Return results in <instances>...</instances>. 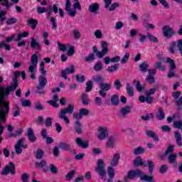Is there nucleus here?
<instances>
[{
	"mask_svg": "<svg viewBox=\"0 0 182 182\" xmlns=\"http://www.w3.org/2000/svg\"><path fill=\"white\" fill-rule=\"evenodd\" d=\"M50 170L52 174H58V168L53 164H50Z\"/></svg>",
	"mask_w": 182,
	"mask_h": 182,
	"instance_id": "nucleus-63",
	"label": "nucleus"
},
{
	"mask_svg": "<svg viewBox=\"0 0 182 182\" xmlns=\"http://www.w3.org/2000/svg\"><path fill=\"white\" fill-rule=\"evenodd\" d=\"M79 113L81 115V117H83V116H87V114H89V109L86 108H81Z\"/></svg>",
	"mask_w": 182,
	"mask_h": 182,
	"instance_id": "nucleus-61",
	"label": "nucleus"
},
{
	"mask_svg": "<svg viewBox=\"0 0 182 182\" xmlns=\"http://www.w3.org/2000/svg\"><path fill=\"white\" fill-rule=\"evenodd\" d=\"M82 127L83 125H82V123L80 122V121H75L74 122V129L77 134H82L83 132V130L82 129Z\"/></svg>",
	"mask_w": 182,
	"mask_h": 182,
	"instance_id": "nucleus-21",
	"label": "nucleus"
},
{
	"mask_svg": "<svg viewBox=\"0 0 182 182\" xmlns=\"http://www.w3.org/2000/svg\"><path fill=\"white\" fill-rule=\"evenodd\" d=\"M99 132H100V134L98 135V139H100V140H105L109 137L107 129H105L103 127H99Z\"/></svg>",
	"mask_w": 182,
	"mask_h": 182,
	"instance_id": "nucleus-13",
	"label": "nucleus"
},
{
	"mask_svg": "<svg viewBox=\"0 0 182 182\" xmlns=\"http://www.w3.org/2000/svg\"><path fill=\"white\" fill-rule=\"evenodd\" d=\"M120 6V4L118 2H114L112 4H111L110 6L108 9V11L109 12H112V11H114L116 8H119Z\"/></svg>",
	"mask_w": 182,
	"mask_h": 182,
	"instance_id": "nucleus-58",
	"label": "nucleus"
},
{
	"mask_svg": "<svg viewBox=\"0 0 182 182\" xmlns=\"http://www.w3.org/2000/svg\"><path fill=\"white\" fill-rule=\"evenodd\" d=\"M92 80L98 85V86L101 85L102 83L105 82V78H103V76L100 75H97L95 76L92 77Z\"/></svg>",
	"mask_w": 182,
	"mask_h": 182,
	"instance_id": "nucleus-24",
	"label": "nucleus"
},
{
	"mask_svg": "<svg viewBox=\"0 0 182 182\" xmlns=\"http://www.w3.org/2000/svg\"><path fill=\"white\" fill-rule=\"evenodd\" d=\"M13 115L14 117H18L19 114H21V109H19V106L18 105L15 104L13 107Z\"/></svg>",
	"mask_w": 182,
	"mask_h": 182,
	"instance_id": "nucleus-37",
	"label": "nucleus"
},
{
	"mask_svg": "<svg viewBox=\"0 0 182 182\" xmlns=\"http://www.w3.org/2000/svg\"><path fill=\"white\" fill-rule=\"evenodd\" d=\"M35 93L38 95V96H42L46 95V92L45 91V87H42L41 85H38L36 87Z\"/></svg>",
	"mask_w": 182,
	"mask_h": 182,
	"instance_id": "nucleus-31",
	"label": "nucleus"
},
{
	"mask_svg": "<svg viewBox=\"0 0 182 182\" xmlns=\"http://www.w3.org/2000/svg\"><path fill=\"white\" fill-rule=\"evenodd\" d=\"M174 151V145L170 144L168 146L167 149L164 152V156H168L170 153H173Z\"/></svg>",
	"mask_w": 182,
	"mask_h": 182,
	"instance_id": "nucleus-56",
	"label": "nucleus"
},
{
	"mask_svg": "<svg viewBox=\"0 0 182 182\" xmlns=\"http://www.w3.org/2000/svg\"><path fill=\"white\" fill-rule=\"evenodd\" d=\"M29 36V31H24L23 33H18L17 38L15 39L16 42H19L22 38H28Z\"/></svg>",
	"mask_w": 182,
	"mask_h": 182,
	"instance_id": "nucleus-33",
	"label": "nucleus"
},
{
	"mask_svg": "<svg viewBox=\"0 0 182 182\" xmlns=\"http://www.w3.org/2000/svg\"><path fill=\"white\" fill-rule=\"evenodd\" d=\"M96 59V56L95 55V53H91L88 55V56L85 57L84 59V62H85L86 63H89V62H93L95 61Z\"/></svg>",
	"mask_w": 182,
	"mask_h": 182,
	"instance_id": "nucleus-36",
	"label": "nucleus"
},
{
	"mask_svg": "<svg viewBox=\"0 0 182 182\" xmlns=\"http://www.w3.org/2000/svg\"><path fill=\"white\" fill-rule=\"evenodd\" d=\"M18 22V19L16 18H9L6 21L7 25H14Z\"/></svg>",
	"mask_w": 182,
	"mask_h": 182,
	"instance_id": "nucleus-62",
	"label": "nucleus"
},
{
	"mask_svg": "<svg viewBox=\"0 0 182 182\" xmlns=\"http://www.w3.org/2000/svg\"><path fill=\"white\" fill-rule=\"evenodd\" d=\"M133 83L134 85H136V90H138V92H143V87L141 86V83H140V81L134 80Z\"/></svg>",
	"mask_w": 182,
	"mask_h": 182,
	"instance_id": "nucleus-53",
	"label": "nucleus"
},
{
	"mask_svg": "<svg viewBox=\"0 0 182 182\" xmlns=\"http://www.w3.org/2000/svg\"><path fill=\"white\" fill-rule=\"evenodd\" d=\"M162 32H163L164 36L166 38V39H170L173 38V36H176L177 33L176 30L173 27H171L168 25L164 26L162 28Z\"/></svg>",
	"mask_w": 182,
	"mask_h": 182,
	"instance_id": "nucleus-5",
	"label": "nucleus"
},
{
	"mask_svg": "<svg viewBox=\"0 0 182 182\" xmlns=\"http://www.w3.org/2000/svg\"><path fill=\"white\" fill-rule=\"evenodd\" d=\"M168 161L169 164H173V167H176L177 166V154L173 153L168 155Z\"/></svg>",
	"mask_w": 182,
	"mask_h": 182,
	"instance_id": "nucleus-18",
	"label": "nucleus"
},
{
	"mask_svg": "<svg viewBox=\"0 0 182 182\" xmlns=\"http://www.w3.org/2000/svg\"><path fill=\"white\" fill-rule=\"evenodd\" d=\"M168 170V166L167 164H162L159 169V171L161 174H164L165 173H167Z\"/></svg>",
	"mask_w": 182,
	"mask_h": 182,
	"instance_id": "nucleus-50",
	"label": "nucleus"
},
{
	"mask_svg": "<svg viewBox=\"0 0 182 182\" xmlns=\"http://www.w3.org/2000/svg\"><path fill=\"white\" fill-rule=\"evenodd\" d=\"M126 89L127 95L131 97H133V96H134V91L133 90V87L130 85V83H127Z\"/></svg>",
	"mask_w": 182,
	"mask_h": 182,
	"instance_id": "nucleus-35",
	"label": "nucleus"
},
{
	"mask_svg": "<svg viewBox=\"0 0 182 182\" xmlns=\"http://www.w3.org/2000/svg\"><path fill=\"white\" fill-rule=\"evenodd\" d=\"M95 171L100 176V177L104 181H106V176L107 173H106V168L105 167V161L102 159H98L97 161V166L95 167Z\"/></svg>",
	"mask_w": 182,
	"mask_h": 182,
	"instance_id": "nucleus-2",
	"label": "nucleus"
},
{
	"mask_svg": "<svg viewBox=\"0 0 182 182\" xmlns=\"http://www.w3.org/2000/svg\"><path fill=\"white\" fill-rule=\"evenodd\" d=\"M75 79L76 81L80 82V83H83V82H85V80H86V77H85V75H75Z\"/></svg>",
	"mask_w": 182,
	"mask_h": 182,
	"instance_id": "nucleus-60",
	"label": "nucleus"
},
{
	"mask_svg": "<svg viewBox=\"0 0 182 182\" xmlns=\"http://www.w3.org/2000/svg\"><path fill=\"white\" fill-rule=\"evenodd\" d=\"M91 90H93V82L89 80L86 82L85 92L86 93H89Z\"/></svg>",
	"mask_w": 182,
	"mask_h": 182,
	"instance_id": "nucleus-44",
	"label": "nucleus"
},
{
	"mask_svg": "<svg viewBox=\"0 0 182 182\" xmlns=\"http://www.w3.org/2000/svg\"><path fill=\"white\" fill-rule=\"evenodd\" d=\"M127 178H129V180H133V178H136V173H134V171L130 170L127 173V176L124 177L125 181H126V180H127Z\"/></svg>",
	"mask_w": 182,
	"mask_h": 182,
	"instance_id": "nucleus-47",
	"label": "nucleus"
},
{
	"mask_svg": "<svg viewBox=\"0 0 182 182\" xmlns=\"http://www.w3.org/2000/svg\"><path fill=\"white\" fill-rule=\"evenodd\" d=\"M57 45L58 46V49L60 50V52H66V50H68V48L66 47V45L62 44V43H60V41H58Z\"/></svg>",
	"mask_w": 182,
	"mask_h": 182,
	"instance_id": "nucleus-55",
	"label": "nucleus"
},
{
	"mask_svg": "<svg viewBox=\"0 0 182 182\" xmlns=\"http://www.w3.org/2000/svg\"><path fill=\"white\" fill-rule=\"evenodd\" d=\"M156 69H159V70H161L162 72H164L166 70V66L163 65V63L161 62H157L155 64Z\"/></svg>",
	"mask_w": 182,
	"mask_h": 182,
	"instance_id": "nucleus-54",
	"label": "nucleus"
},
{
	"mask_svg": "<svg viewBox=\"0 0 182 182\" xmlns=\"http://www.w3.org/2000/svg\"><path fill=\"white\" fill-rule=\"evenodd\" d=\"M99 89L98 93L100 96H101V97H106L107 95V92H109V90L112 89V84L104 82L99 85Z\"/></svg>",
	"mask_w": 182,
	"mask_h": 182,
	"instance_id": "nucleus-7",
	"label": "nucleus"
},
{
	"mask_svg": "<svg viewBox=\"0 0 182 182\" xmlns=\"http://www.w3.org/2000/svg\"><path fill=\"white\" fill-rule=\"evenodd\" d=\"M146 134L148 136V137H151L153 139L155 143H157L159 141V136L156 134V132L151 131V130H147L146 131Z\"/></svg>",
	"mask_w": 182,
	"mask_h": 182,
	"instance_id": "nucleus-23",
	"label": "nucleus"
},
{
	"mask_svg": "<svg viewBox=\"0 0 182 182\" xmlns=\"http://www.w3.org/2000/svg\"><path fill=\"white\" fill-rule=\"evenodd\" d=\"M65 113L72 114L75 110V106L72 104H69L66 108H64Z\"/></svg>",
	"mask_w": 182,
	"mask_h": 182,
	"instance_id": "nucleus-45",
	"label": "nucleus"
},
{
	"mask_svg": "<svg viewBox=\"0 0 182 182\" xmlns=\"http://www.w3.org/2000/svg\"><path fill=\"white\" fill-rule=\"evenodd\" d=\"M31 49H34L35 50H41L42 49V46H41V43L38 42L35 38H31V42L30 44Z\"/></svg>",
	"mask_w": 182,
	"mask_h": 182,
	"instance_id": "nucleus-14",
	"label": "nucleus"
},
{
	"mask_svg": "<svg viewBox=\"0 0 182 182\" xmlns=\"http://www.w3.org/2000/svg\"><path fill=\"white\" fill-rule=\"evenodd\" d=\"M110 102L112 106H119V103H120V100L119 99L118 95H113L111 96Z\"/></svg>",
	"mask_w": 182,
	"mask_h": 182,
	"instance_id": "nucleus-28",
	"label": "nucleus"
},
{
	"mask_svg": "<svg viewBox=\"0 0 182 182\" xmlns=\"http://www.w3.org/2000/svg\"><path fill=\"white\" fill-rule=\"evenodd\" d=\"M139 69L142 73H146V72H149V65L146 63H142L139 65Z\"/></svg>",
	"mask_w": 182,
	"mask_h": 182,
	"instance_id": "nucleus-46",
	"label": "nucleus"
},
{
	"mask_svg": "<svg viewBox=\"0 0 182 182\" xmlns=\"http://www.w3.org/2000/svg\"><path fill=\"white\" fill-rule=\"evenodd\" d=\"M102 45V50L99 51L97 50V47L96 46H94L92 48V50L94 53L96 54V56L99 58V59H102V58H104L105 55H106L109 52V48L107 42L106 41H102L101 42Z\"/></svg>",
	"mask_w": 182,
	"mask_h": 182,
	"instance_id": "nucleus-3",
	"label": "nucleus"
},
{
	"mask_svg": "<svg viewBox=\"0 0 182 182\" xmlns=\"http://www.w3.org/2000/svg\"><path fill=\"white\" fill-rule=\"evenodd\" d=\"M174 136L177 146H178V147H182L181 134H180V132L176 131L174 132Z\"/></svg>",
	"mask_w": 182,
	"mask_h": 182,
	"instance_id": "nucleus-25",
	"label": "nucleus"
},
{
	"mask_svg": "<svg viewBox=\"0 0 182 182\" xmlns=\"http://www.w3.org/2000/svg\"><path fill=\"white\" fill-rule=\"evenodd\" d=\"M48 85V79L45 75H40L38 77V86H41L42 87H45Z\"/></svg>",
	"mask_w": 182,
	"mask_h": 182,
	"instance_id": "nucleus-27",
	"label": "nucleus"
},
{
	"mask_svg": "<svg viewBox=\"0 0 182 182\" xmlns=\"http://www.w3.org/2000/svg\"><path fill=\"white\" fill-rule=\"evenodd\" d=\"M146 80L149 85H153V83H155L156 82V78L153 75H148L146 77Z\"/></svg>",
	"mask_w": 182,
	"mask_h": 182,
	"instance_id": "nucleus-59",
	"label": "nucleus"
},
{
	"mask_svg": "<svg viewBox=\"0 0 182 182\" xmlns=\"http://www.w3.org/2000/svg\"><path fill=\"white\" fill-rule=\"evenodd\" d=\"M72 73H75V65H71L70 68H66L65 70H62L61 71V77L63 79H68V75H72Z\"/></svg>",
	"mask_w": 182,
	"mask_h": 182,
	"instance_id": "nucleus-9",
	"label": "nucleus"
},
{
	"mask_svg": "<svg viewBox=\"0 0 182 182\" xmlns=\"http://www.w3.org/2000/svg\"><path fill=\"white\" fill-rule=\"evenodd\" d=\"M58 147L64 151H72V145L66 142L61 141L58 144Z\"/></svg>",
	"mask_w": 182,
	"mask_h": 182,
	"instance_id": "nucleus-17",
	"label": "nucleus"
},
{
	"mask_svg": "<svg viewBox=\"0 0 182 182\" xmlns=\"http://www.w3.org/2000/svg\"><path fill=\"white\" fill-rule=\"evenodd\" d=\"M166 62H167V63L170 64V69L169 70H176V68H177V65H176V62L174 61V60H173L170 58H166Z\"/></svg>",
	"mask_w": 182,
	"mask_h": 182,
	"instance_id": "nucleus-40",
	"label": "nucleus"
},
{
	"mask_svg": "<svg viewBox=\"0 0 182 182\" xmlns=\"http://www.w3.org/2000/svg\"><path fill=\"white\" fill-rule=\"evenodd\" d=\"M146 37L148 38V39L149 41H151V42H154L155 43H159V39L157 38V37L153 36L150 33H146Z\"/></svg>",
	"mask_w": 182,
	"mask_h": 182,
	"instance_id": "nucleus-48",
	"label": "nucleus"
},
{
	"mask_svg": "<svg viewBox=\"0 0 182 182\" xmlns=\"http://www.w3.org/2000/svg\"><path fill=\"white\" fill-rule=\"evenodd\" d=\"M53 99V100H48L47 103L53 106V107L58 109L59 107V104H58V102H59V95L58 94H55Z\"/></svg>",
	"mask_w": 182,
	"mask_h": 182,
	"instance_id": "nucleus-15",
	"label": "nucleus"
},
{
	"mask_svg": "<svg viewBox=\"0 0 182 182\" xmlns=\"http://www.w3.org/2000/svg\"><path fill=\"white\" fill-rule=\"evenodd\" d=\"M132 113V107L130 106L127 105L124 107H122L120 112H119L117 114L119 119H126L127 118V114Z\"/></svg>",
	"mask_w": 182,
	"mask_h": 182,
	"instance_id": "nucleus-8",
	"label": "nucleus"
},
{
	"mask_svg": "<svg viewBox=\"0 0 182 182\" xmlns=\"http://www.w3.org/2000/svg\"><path fill=\"white\" fill-rule=\"evenodd\" d=\"M177 43H176V41H172L170 43V46H169V52L170 53H171V55H174V53H176V46Z\"/></svg>",
	"mask_w": 182,
	"mask_h": 182,
	"instance_id": "nucleus-51",
	"label": "nucleus"
},
{
	"mask_svg": "<svg viewBox=\"0 0 182 182\" xmlns=\"http://www.w3.org/2000/svg\"><path fill=\"white\" fill-rule=\"evenodd\" d=\"M107 146L112 149V147H114V137L110 136L108 138V140L107 141Z\"/></svg>",
	"mask_w": 182,
	"mask_h": 182,
	"instance_id": "nucleus-49",
	"label": "nucleus"
},
{
	"mask_svg": "<svg viewBox=\"0 0 182 182\" xmlns=\"http://www.w3.org/2000/svg\"><path fill=\"white\" fill-rule=\"evenodd\" d=\"M177 48L181 53V56L182 57V39H179L178 41Z\"/></svg>",
	"mask_w": 182,
	"mask_h": 182,
	"instance_id": "nucleus-64",
	"label": "nucleus"
},
{
	"mask_svg": "<svg viewBox=\"0 0 182 182\" xmlns=\"http://www.w3.org/2000/svg\"><path fill=\"white\" fill-rule=\"evenodd\" d=\"M45 153L43 152V150L41 149H38L36 153V159L37 160H42L43 159V155Z\"/></svg>",
	"mask_w": 182,
	"mask_h": 182,
	"instance_id": "nucleus-42",
	"label": "nucleus"
},
{
	"mask_svg": "<svg viewBox=\"0 0 182 182\" xmlns=\"http://www.w3.org/2000/svg\"><path fill=\"white\" fill-rule=\"evenodd\" d=\"M146 164L148 166V170L150 174H153V171H154V168L156 167V164L153 162V161L147 160Z\"/></svg>",
	"mask_w": 182,
	"mask_h": 182,
	"instance_id": "nucleus-29",
	"label": "nucleus"
},
{
	"mask_svg": "<svg viewBox=\"0 0 182 182\" xmlns=\"http://www.w3.org/2000/svg\"><path fill=\"white\" fill-rule=\"evenodd\" d=\"M93 70L95 72H102V70H103V63H102V61H97L94 65Z\"/></svg>",
	"mask_w": 182,
	"mask_h": 182,
	"instance_id": "nucleus-34",
	"label": "nucleus"
},
{
	"mask_svg": "<svg viewBox=\"0 0 182 182\" xmlns=\"http://www.w3.org/2000/svg\"><path fill=\"white\" fill-rule=\"evenodd\" d=\"M144 151L145 150L143 149V147L138 146L134 149L133 154H134V156H139L140 154H143Z\"/></svg>",
	"mask_w": 182,
	"mask_h": 182,
	"instance_id": "nucleus-41",
	"label": "nucleus"
},
{
	"mask_svg": "<svg viewBox=\"0 0 182 182\" xmlns=\"http://www.w3.org/2000/svg\"><path fill=\"white\" fill-rule=\"evenodd\" d=\"M18 89V83L16 80H14V82L7 87H0V105L2 107L0 108V120L2 123H6V116L9 114V102H5V96H9L11 92L16 90Z\"/></svg>",
	"mask_w": 182,
	"mask_h": 182,
	"instance_id": "nucleus-1",
	"label": "nucleus"
},
{
	"mask_svg": "<svg viewBox=\"0 0 182 182\" xmlns=\"http://www.w3.org/2000/svg\"><path fill=\"white\" fill-rule=\"evenodd\" d=\"M141 118L142 120H144V122H149V120H150V119H154V114H153V113L146 114V116L142 115V116L141 117Z\"/></svg>",
	"mask_w": 182,
	"mask_h": 182,
	"instance_id": "nucleus-52",
	"label": "nucleus"
},
{
	"mask_svg": "<svg viewBox=\"0 0 182 182\" xmlns=\"http://www.w3.org/2000/svg\"><path fill=\"white\" fill-rule=\"evenodd\" d=\"M27 136L28 141H30V143H35V141H36L37 140L36 136L35 135V132H33V129H32V128L28 129Z\"/></svg>",
	"mask_w": 182,
	"mask_h": 182,
	"instance_id": "nucleus-11",
	"label": "nucleus"
},
{
	"mask_svg": "<svg viewBox=\"0 0 182 182\" xmlns=\"http://www.w3.org/2000/svg\"><path fill=\"white\" fill-rule=\"evenodd\" d=\"M38 66V55L36 53L33 54L31 58V65L28 67V72L31 73L30 75L31 79L35 80L36 76H35V69Z\"/></svg>",
	"mask_w": 182,
	"mask_h": 182,
	"instance_id": "nucleus-4",
	"label": "nucleus"
},
{
	"mask_svg": "<svg viewBox=\"0 0 182 182\" xmlns=\"http://www.w3.org/2000/svg\"><path fill=\"white\" fill-rule=\"evenodd\" d=\"M115 70H119V64H114L112 66H109L107 69V72L109 73H113Z\"/></svg>",
	"mask_w": 182,
	"mask_h": 182,
	"instance_id": "nucleus-43",
	"label": "nucleus"
},
{
	"mask_svg": "<svg viewBox=\"0 0 182 182\" xmlns=\"http://www.w3.org/2000/svg\"><path fill=\"white\" fill-rule=\"evenodd\" d=\"M76 174L75 170H71L70 172H68L65 176V180L67 181H70L73 177H75V175Z\"/></svg>",
	"mask_w": 182,
	"mask_h": 182,
	"instance_id": "nucleus-38",
	"label": "nucleus"
},
{
	"mask_svg": "<svg viewBox=\"0 0 182 182\" xmlns=\"http://www.w3.org/2000/svg\"><path fill=\"white\" fill-rule=\"evenodd\" d=\"M23 141H25L24 138H21L17 141V143L14 146L16 154H21L22 153V146L23 145Z\"/></svg>",
	"mask_w": 182,
	"mask_h": 182,
	"instance_id": "nucleus-12",
	"label": "nucleus"
},
{
	"mask_svg": "<svg viewBox=\"0 0 182 182\" xmlns=\"http://www.w3.org/2000/svg\"><path fill=\"white\" fill-rule=\"evenodd\" d=\"M146 161H143L141 156H137L133 162L134 167H146Z\"/></svg>",
	"mask_w": 182,
	"mask_h": 182,
	"instance_id": "nucleus-16",
	"label": "nucleus"
},
{
	"mask_svg": "<svg viewBox=\"0 0 182 182\" xmlns=\"http://www.w3.org/2000/svg\"><path fill=\"white\" fill-rule=\"evenodd\" d=\"M27 25H28V26H31V29L35 30L36 29V26H38V20L33 18H29L27 21Z\"/></svg>",
	"mask_w": 182,
	"mask_h": 182,
	"instance_id": "nucleus-26",
	"label": "nucleus"
},
{
	"mask_svg": "<svg viewBox=\"0 0 182 182\" xmlns=\"http://www.w3.org/2000/svg\"><path fill=\"white\" fill-rule=\"evenodd\" d=\"M100 6L97 3H92L88 7V11L91 14H98Z\"/></svg>",
	"mask_w": 182,
	"mask_h": 182,
	"instance_id": "nucleus-20",
	"label": "nucleus"
},
{
	"mask_svg": "<svg viewBox=\"0 0 182 182\" xmlns=\"http://www.w3.org/2000/svg\"><path fill=\"white\" fill-rule=\"evenodd\" d=\"M103 62L105 63V65H109L111 63H117L118 62H120V56L116 55L114 58H111L109 56H106L103 58Z\"/></svg>",
	"mask_w": 182,
	"mask_h": 182,
	"instance_id": "nucleus-10",
	"label": "nucleus"
},
{
	"mask_svg": "<svg viewBox=\"0 0 182 182\" xmlns=\"http://www.w3.org/2000/svg\"><path fill=\"white\" fill-rule=\"evenodd\" d=\"M80 98L82 100V105H83V106H87L89 105V96L87 95V94H81Z\"/></svg>",
	"mask_w": 182,
	"mask_h": 182,
	"instance_id": "nucleus-30",
	"label": "nucleus"
},
{
	"mask_svg": "<svg viewBox=\"0 0 182 182\" xmlns=\"http://www.w3.org/2000/svg\"><path fill=\"white\" fill-rule=\"evenodd\" d=\"M157 119L158 120H164V117H166V114H164V111L163 108L159 107L158 109Z\"/></svg>",
	"mask_w": 182,
	"mask_h": 182,
	"instance_id": "nucleus-39",
	"label": "nucleus"
},
{
	"mask_svg": "<svg viewBox=\"0 0 182 182\" xmlns=\"http://www.w3.org/2000/svg\"><path fill=\"white\" fill-rule=\"evenodd\" d=\"M141 181L156 182L154 176L143 175L140 178Z\"/></svg>",
	"mask_w": 182,
	"mask_h": 182,
	"instance_id": "nucleus-32",
	"label": "nucleus"
},
{
	"mask_svg": "<svg viewBox=\"0 0 182 182\" xmlns=\"http://www.w3.org/2000/svg\"><path fill=\"white\" fill-rule=\"evenodd\" d=\"M173 124V127H175V129H178L179 130L181 131V133H182V120L181 121H174Z\"/></svg>",
	"mask_w": 182,
	"mask_h": 182,
	"instance_id": "nucleus-57",
	"label": "nucleus"
},
{
	"mask_svg": "<svg viewBox=\"0 0 182 182\" xmlns=\"http://www.w3.org/2000/svg\"><path fill=\"white\" fill-rule=\"evenodd\" d=\"M75 141L76 144H77L79 147H81L82 149H87V147H89V142L83 141L82 138H76Z\"/></svg>",
	"mask_w": 182,
	"mask_h": 182,
	"instance_id": "nucleus-22",
	"label": "nucleus"
},
{
	"mask_svg": "<svg viewBox=\"0 0 182 182\" xmlns=\"http://www.w3.org/2000/svg\"><path fill=\"white\" fill-rule=\"evenodd\" d=\"M119 161H120V154H114L110 161V164L112 167H117L119 166Z\"/></svg>",
	"mask_w": 182,
	"mask_h": 182,
	"instance_id": "nucleus-19",
	"label": "nucleus"
},
{
	"mask_svg": "<svg viewBox=\"0 0 182 182\" xmlns=\"http://www.w3.org/2000/svg\"><path fill=\"white\" fill-rule=\"evenodd\" d=\"M16 174V168L15 167V164L10 162L6 165L1 172V176H8L9 174Z\"/></svg>",
	"mask_w": 182,
	"mask_h": 182,
	"instance_id": "nucleus-6",
	"label": "nucleus"
}]
</instances>
